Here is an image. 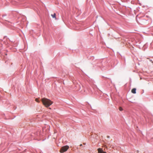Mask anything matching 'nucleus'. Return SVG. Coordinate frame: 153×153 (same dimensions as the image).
<instances>
[{"label": "nucleus", "instance_id": "nucleus-1", "mask_svg": "<svg viewBox=\"0 0 153 153\" xmlns=\"http://www.w3.org/2000/svg\"><path fill=\"white\" fill-rule=\"evenodd\" d=\"M41 101L43 105L46 107H49L53 103V102L51 101L50 100L45 98H42L41 99Z\"/></svg>", "mask_w": 153, "mask_h": 153}, {"label": "nucleus", "instance_id": "nucleus-2", "mask_svg": "<svg viewBox=\"0 0 153 153\" xmlns=\"http://www.w3.org/2000/svg\"><path fill=\"white\" fill-rule=\"evenodd\" d=\"M69 148V147L68 146H65L62 147L60 151L61 153H63L67 151Z\"/></svg>", "mask_w": 153, "mask_h": 153}, {"label": "nucleus", "instance_id": "nucleus-3", "mask_svg": "<svg viewBox=\"0 0 153 153\" xmlns=\"http://www.w3.org/2000/svg\"><path fill=\"white\" fill-rule=\"evenodd\" d=\"M98 153H107L105 152H104L102 149L99 148L97 149Z\"/></svg>", "mask_w": 153, "mask_h": 153}, {"label": "nucleus", "instance_id": "nucleus-4", "mask_svg": "<svg viewBox=\"0 0 153 153\" xmlns=\"http://www.w3.org/2000/svg\"><path fill=\"white\" fill-rule=\"evenodd\" d=\"M131 92L133 94H135L136 93V89L135 88H134L131 90Z\"/></svg>", "mask_w": 153, "mask_h": 153}, {"label": "nucleus", "instance_id": "nucleus-5", "mask_svg": "<svg viewBox=\"0 0 153 153\" xmlns=\"http://www.w3.org/2000/svg\"><path fill=\"white\" fill-rule=\"evenodd\" d=\"M51 16L53 18H55V19H56V14L55 13H54L53 14H51Z\"/></svg>", "mask_w": 153, "mask_h": 153}, {"label": "nucleus", "instance_id": "nucleus-6", "mask_svg": "<svg viewBox=\"0 0 153 153\" xmlns=\"http://www.w3.org/2000/svg\"><path fill=\"white\" fill-rule=\"evenodd\" d=\"M119 110L120 111H121L123 110V108H122V107H120L119 108Z\"/></svg>", "mask_w": 153, "mask_h": 153}, {"label": "nucleus", "instance_id": "nucleus-7", "mask_svg": "<svg viewBox=\"0 0 153 153\" xmlns=\"http://www.w3.org/2000/svg\"><path fill=\"white\" fill-rule=\"evenodd\" d=\"M35 100L37 102H40L39 101V100L37 98L36 99H35Z\"/></svg>", "mask_w": 153, "mask_h": 153}, {"label": "nucleus", "instance_id": "nucleus-8", "mask_svg": "<svg viewBox=\"0 0 153 153\" xmlns=\"http://www.w3.org/2000/svg\"><path fill=\"white\" fill-rule=\"evenodd\" d=\"M3 47L2 46V45L1 44H0V47Z\"/></svg>", "mask_w": 153, "mask_h": 153}, {"label": "nucleus", "instance_id": "nucleus-9", "mask_svg": "<svg viewBox=\"0 0 153 153\" xmlns=\"http://www.w3.org/2000/svg\"><path fill=\"white\" fill-rule=\"evenodd\" d=\"M82 144H81V145H80V146H82Z\"/></svg>", "mask_w": 153, "mask_h": 153}]
</instances>
